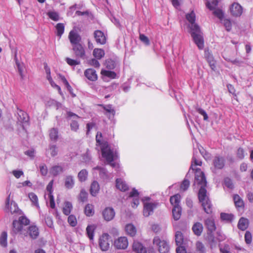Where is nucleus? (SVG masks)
<instances>
[{
    "label": "nucleus",
    "instance_id": "obj_1",
    "mask_svg": "<svg viewBox=\"0 0 253 253\" xmlns=\"http://www.w3.org/2000/svg\"><path fill=\"white\" fill-rule=\"evenodd\" d=\"M29 223V219L25 216H20L18 220H13L11 234L13 236L17 234L25 237L29 235L31 238L36 239L39 235V229L36 226L32 225L29 226L27 230V226Z\"/></svg>",
    "mask_w": 253,
    "mask_h": 253
},
{
    "label": "nucleus",
    "instance_id": "obj_2",
    "mask_svg": "<svg viewBox=\"0 0 253 253\" xmlns=\"http://www.w3.org/2000/svg\"><path fill=\"white\" fill-rule=\"evenodd\" d=\"M102 133L97 132L96 135V142L101 145V152L102 157L105 159L106 162L109 164L112 168L118 167V165L113 161L118 157V154L116 151L111 149L107 142L101 143Z\"/></svg>",
    "mask_w": 253,
    "mask_h": 253
},
{
    "label": "nucleus",
    "instance_id": "obj_3",
    "mask_svg": "<svg viewBox=\"0 0 253 253\" xmlns=\"http://www.w3.org/2000/svg\"><path fill=\"white\" fill-rule=\"evenodd\" d=\"M205 187H200L198 193V198L205 212L207 214H211L212 211V206L207 195V190Z\"/></svg>",
    "mask_w": 253,
    "mask_h": 253
},
{
    "label": "nucleus",
    "instance_id": "obj_4",
    "mask_svg": "<svg viewBox=\"0 0 253 253\" xmlns=\"http://www.w3.org/2000/svg\"><path fill=\"white\" fill-rule=\"evenodd\" d=\"M190 33L193 41L199 49H203L204 47V41L203 34L198 25H195L190 30Z\"/></svg>",
    "mask_w": 253,
    "mask_h": 253
},
{
    "label": "nucleus",
    "instance_id": "obj_5",
    "mask_svg": "<svg viewBox=\"0 0 253 253\" xmlns=\"http://www.w3.org/2000/svg\"><path fill=\"white\" fill-rule=\"evenodd\" d=\"M153 243L158 247L160 253H168L169 250V245L165 240H161L159 237H155L153 239Z\"/></svg>",
    "mask_w": 253,
    "mask_h": 253
},
{
    "label": "nucleus",
    "instance_id": "obj_6",
    "mask_svg": "<svg viewBox=\"0 0 253 253\" xmlns=\"http://www.w3.org/2000/svg\"><path fill=\"white\" fill-rule=\"evenodd\" d=\"M159 205L157 202H144L143 205V215L145 217H148L152 215L154 212V210L157 208Z\"/></svg>",
    "mask_w": 253,
    "mask_h": 253
},
{
    "label": "nucleus",
    "instance_id": "obj_7",
    "mask_svg": "<svg viewBox=\"0 0 253 253\" xmlns=\"http://www.w3.org/2000/svg\"><path fill=\"white\" fill-rule=\"evenodd\" d=\"M110 238L109 235L107 233L103 234L100 237L99 245L100 249L102 251H106L110 248Z\"/></svg>",
    "mask_w": 253,
    "mask_h": 253
},
{
    "label": "nucleus",
    "instance_id": "obj_8",
    "mask_svg": "<svg viewBox=\"0 0 253 253\" xmlns=\"http://www.w3.org/2000/svg\"><path fill=\"white\" fill-rule=\"evenodd\" d=\"M195 183L201 186V187H206L207 185V181L205 174L200 169H196L195 176Z\"/></svg>",
    "mask_w": 253,
    "mask_h": 253
},
{
    "label": "nucleus",
    "instance_id": "obj_9",
    "mask_svg": "<svg viewBox=\"0 0 253 253\" xmlns=\"http://www.w3.org/2000/svg\"><path fill=\"white\" fill-rule=\"evenodd\" d=\"M225 158L219 155H216L213 159L212 165L214 169H221L225 166Z\"/></svg>",
    "mask_w": 253,
    "mask_h": 253
},
{
    "label": "nucleus",
    "instance_id": "obj_10",
    "mask_svg": "<svg viewBox=\"0 0 253 253\" xmlns=\"http://www.w3.org/2000/svg\"><path fill=\"white\" fill-rule=\"evenodd\" d=\"M127 239L125 237H121L115 240L114 246L115 248L118 250L126 249L128 246Z\"/></svg>",
    "mask_w": 253,
    "mask_h": 253
},
{
    "label": "nucleus",
    "instance_id": "obj_11",
    "mask_svg": "<svg viewBox=\"0 0 253 253\" xmlns=\"http://www.w3.org/2000/svg\"><path fill=\"white\" fill-rule=\"evenodd\" d=\"M102 215L106 221H109L115 217V212L112 208L107 207L103 211Z\"/></svg>",
    "mask_w": 253,
    "mask_h": 253
},
{
    "label": "nucleus",
    "instance_id": "obj_12",
    "mask_svg": "<svg viewBox=\"0 0 253 253\" xmlns=\"http://www.w3.org/2000/svg\"><path fill=\"white\" fill-rule=\"evenodd\" d=\"M96 42L98 44H104L106 42V38L103 32L100 30H96L93 33Z\"/></svg>",
    "mask_w": 253,
    "mask_h": 253
},
{
    "label": "nucleus",
    "instance_id": "obj_13",
    "mask_svg": "<svg viewBox=\"0 0 253 253\" xmlns=\"http://www.w3.org/2000/svg\"><path fill=\"white\" fill-rule=\"evenodd\" d=\"M73 50L77 57L82 59L85 58L84 49L81 44H76V45H73Z\"/></svg>",
    "mask_w": 253,
    "mask_h": 253
},
{
    "label": "nucleus",
    "instance_id": "obj_14",
    "mask_svg": "<svg viewBox=\"0 0 253 253\" xmlns=\"http://www.w3.org/2000/svg\"><path fill=\"white\" fill-rule=\"evenodd\" d=\"M69 39L73 46L76 45V44H80L81 37L77 32L72 30L69 33Z\"/></svg>",
    "mask_w": 253,
    "mask_h": 253
},
{
    "label": "nucleus",
    "instance_id": "obj_15",
    "mask_svg": "<svg viewBox=\"0 0 253 253\" xmlns=\"http://www.w3.org/2000/svg\"><path fill=\"white\" fill-rule=\"evenodd\" d=\"M230 11L232 15L236 17L240 16L243 13L242 7L238 3H234L230 7Z\"/></svg>",
    "mask_w": 253,
    "mask_h": 253
},
{
    "label": "nucleus",
    "instance_id": "obj_16",
    "mask_svg": "<svg viewBox=\"0 0 253 253\" xmlns=\"http://www.w3.org/2000/svg\"><path fill=\"white\" fill-rule=\"evenodd\" d=\"M205 225L209 232L211 233L216 229L214 220L212 217H209L205 220Z\"/></svg>",
    "mask_w": 253,
    "mask_h": 253
},
{
    "label": "nucleus",
    "instance_id": "obj_17",
    "mask_svg": "<svg viewBox=\"0 0 253 253\" xmlns=\"http://www.w3.org/2000/svg\"><path fill=\"white\" fill-rule=\"evenodd\" d=\"M84 75L89 81L94 82L98 79L96 71L93 69H87L85 70Z\"/></svg>",
    "mask_w": 253,
    "mask_h": 253
},
{
    "label": "nucleus",
    "instance_id": "obj_18",
    "mask_svg": "<svg viewBox=\"0 0 253 253\" xmlns=\"http://www.w3.org/2000/svg\"><path fill=\"white\" fill-rule=\"evenodd\" d=\"M9 201H10V195L7 198L5 204V208L8 211L10 212L11 213H14L17 211L18 208L17 205L13 202L11 203V207L9 208Z\"/></svg>",
    "mask_w": 253,
    "mask_h": 253
},
{
    "label": "nucleus",
    "instance_id": "obj_19",
    "mask_svg": "<svg viewBox=\"0 0 253 253\" xmlns=\"http://www.w3.org/2000/svg\"><path fill=\"white\" fill-rule=\"evenodd\" d=\"M132 249L136 253H147L146 248L141 243L137 241L133 242Z\"/></svg>",
    "mask_w": 253,
    "mask_h": 253
},
{
    "label": "nucleus",
    "instance_id": "obj_20",
    "mask_svg": "<svg viewBox=\"0 0 253 253\" xmlns=\"http://www.w3.org/2000/svg\"><path fill=\"white\" fill-rule=\"evenodd\" d=\"M116 186L117 189H119L121 191H126L128 189V186L121 178H117L116 180Z\"/></svg>",
    "mask_w": 253,
    "mask_h": 253
},
{
    "label": "nucleus",
    "instance_id": "obj_21",
    "mask_svg": "<svg viewBox=\"0 0 253 253\" xmlns=\"http://www.w3.org/2000/svg\"><path fill=\"white\" fill-rule=\"evenodd\" d=\"M192 229L195 235L200 236L203 231V224L199 222H197L193 224Z\"/></svg>",
    "mask_w": 253,
    "mask_h": 253
},
{
    "label": "nucleus",
    "instance_id": "obj_22",
    "mask_svg": "<svg viewBox=\"0 0 253 253\" xmlns=\"http://www.w3.org/2000/svg\"><path fill=\"white\" fill-rule=\"evenodd\" d=\"M186 18L187 21L190 23V25L189 26L190 30H192L193 27L195 25H198L195 23L196 16L193 11H191L189 13H187L186 15Z\"/></svg>",
    "mask_w": 253,
    "mask_h": 253
},
{
    "label": "nucleus",
    "instance_id": "obj_23",
    "mask_svg": "<svg viewBox=\"0 0 253 253\" xmlns=\"http://www.w3.org/2000/svg\"><path fill=\"white\" fill-rule=\"evenodd\" d=\"M100 189L99 183L96 181H93L90 186V192L92 196H96Z\"/></svg>",
    "mask_w": 253,
    "mask_h": 253
},
{
    "label": "nucleus",
    "instance_id": "obj_24",
    "mask_svg": "<svg viewBox=\"0 0 253 253\" xmlns=\"http://www.w3.org/2000/svg\"><path fill=\"white\" fill-rule=\"evenodd\" d=\"M75 184L74 177L72 175H67L65 178V186L66 188L72 189Z\"/></svg>",
    "mask_w": 253,
    "mask_h": 253
},
{
    "label": "nucleus",
    "instance_id": "obj_25",
    "mask_svg": "<svg viewBox=\"0 0 253 253\" xmlns=\"http://www.w3.org/2000/svg\"><path fill=\"white\" fill-rule=\"evenodd\" d=\"M249 226V220L245 218L241 217L238 223V227L239 229L244 231Z\"/></svg>",
    "mask_w": 253,
    "mask_h": 253
},
{
    "label": "nucleus",
    "instance_id": "obj_26",
    "mask_svg": "<svg viewBox=\"0 0 253 253\" xmlns=\"http://www.w3.org/2000/svg\"><path fill=\"white\" fill-rule=\"evenodd\" d=\"M63 169L60 166H54L49 169V172L54 176H56L63 172Z\"/></svg>",
    "mask_w": 253,
    "mask_h": 253
},
{
    "label": "nucleus",
    "instance_id": "obj_27",
    "mask_svg": "<svg viewBox=\"0 0 253 253\" xmlns=\"http://www.w3.org/2000/svg\"><path fill=\"white\" fill-rule=\"evenodd\" d=\"M172 215L173 218L175 220H178L181 216V208L180 206H176L173 207L172 209Z\"/></svg>",
    "mask_w": 253,
    "mask_h": 253
},
{
    "label": "nucleus",
    "instance_id": "obj_28",
    "mask_svg": "<svg viewBox=\"0 0 253 253\" xmlns=\"http://www.w3.org/2000/svg\"><path fill=\"white\" fill-rule=\"evenodd\" d=\"M29 198L32 203V205L36 207L38 209L40 208L38 196L33 192L29 193L28 194Z\"/></svg>",
    "mask_w": 253,
    "mask_h": 253
},
{
    "label": "nucleus",
    "instance_id": "obj_29",
    "mask_svg": "<svg viewBox=\"0 0 253 253\" xmlns=\"http://www.w3.org/2000/svg\"><path fill=\"white\" fill-rule=\"evenodd\" d=\"M18 120L21 123H27L29 120L28 115L23 111L20 110L18 112Z\"/></svg>",
    "mask_w": 253,
    "mask_h": 253
},
{
    "label": "nucleus",
    "instance_id": "obj_30",
    "mask_svg": "<svg viewBox=\"0 0 253 253\" xmlns=\"http://www.w3.org/2000/svg\"><path fill=\"white\" fill-rule=\"evenodd\" d=\"M220 218L221 220L226 222H231L234 219V215L231 213L221 212L220 213Z\"/></svg>",
    "mask_w": 253,
    "mask_h": 253
},
{
    "label": "nucleus",
    "instance_id": "obj_31",
    "mask_svg": "<svg viewBox=\"0 0 253 253\" xmlns=\"http://www.w3.org/2000/svg\"><path fill=\"white\" fill-rule=\"evenodd\" d=\"M94 170H98L99 172V175L103 179L108 178L107 170L106 169L101 167L97 166L93 168Z\"/></svg>",
    "mask_w": 253,
    "mask_h": 253
},
{
    "label": "nucleus",
    "instance_id": "obj_32",
    "mask_svg": "<svg viewBox=\"0 0 253 253\" xmlns=\"http://www.w3.org/2000/svg\"><path fill=\"white\" fill-rule=\"evenodd\" d=\"M125 229L127 234L132 237L134 236L136 234V228L135 226L131 224H127L126 226Z\"/></svg>",
    "mask_w": 253,
    "mask_h": 253
},
{
    "label": "nucleus",
    "instance_id": "obj_33",
    "mask_svg": "<svg viewBox=\"0 0 253 253\" xmlns=\"http://www.w3.org/2000/svg\"><path fill=\"white\" fill-rule=\"evenodd\" d=\"M73 208L72 205L70 202L67 201L64 203L63 208V212L64 214L68 215L70 214L71 210Z\"/></svg>",
    "mask_w": 253,
    "mask_h": 253
},
{
    "label": "nucleus",
    "instance_id": "obj_34",
    "mask_svg": "<svg viewBox=\"0 0 253 253\" xmlns=\"http://www.w3.org/2000/svg\"><path fill=\"white\" fill-rule=\"evenodd\" d=\"M197 153V152H196L195 151H194V152H193V156L192 160V164H191V166L190 167V169H192L193 170H195V169L194 168V166H201L202 164V161L196 158V153ZM195 170H196V169H195Z\"/></svg>",
    "mask_w": 253,
    "mask_h": 253
},
{
    "label": "nucleus",
    "instance_id": "obj_35",
    "mask_svg": "<svg viewBox=\"0 0 253 253\" xmlns=\"http://www.w3.org/2000/svg\"><path fill=\"white\" fill-rule=\"evenodd\" d=\"M180 196L179 194H176L170 198V202L171 204L173 206V207L176 206H180Z\"/></svg>",
    "mask_w": 253,
    "mask_h": 253
},
{
    "label": "nucleus",
    "instance_id": "obj_36",
    "mask_svg": "<svg viewBox=\"0 0 253 253\" xmlns=\"http://www.w3.org/2000/svg\"><path fill=\"white\" fill-rule=\"evenodd\" d=\"M49 137L52 141H56L58 138V131L57 128H52L49 130Z\"/></svg>",
    "mask_w": 253,
    "mask_h": 253
},
{
    "label": "nucleus",
    "instance_id": "obj_37",
    "mask_svg": "<svg viewBox=\"0 0 253 253\" xmlns=\"http://www.w3.org/2000/svg\"><path fill=\"white\" fill-rule=\"evenodd\" d=\"M93 55L97 59H100L104 56L105 52L102 49L95 48L93 51Z\"/></svg>",
    "mask_w": 253,
    "mask_h": 253
},
{
    "label": "nucleus",
    "instance_id": "obj_38",
    "mask_svg": "<svg viewBox=\"0 0 253 253\" xmlns=\"http://www.w3.org/2000/svg\"><path fill=\"white\" fill-rule=\"evenodd\" d=\"M87 175V171L85 169H83L79 172L78 177L80 181L84 182L86 180Z\"/></svg>",
    "mask_w": 253,
    "mask_h": 253
},
{
    "label": "nucleus",
    "instance_id": "obj_39",
    "mask_svg": "<svg viewBox=\"0 0 253 253\" xmlns=\"http://www.w3.org/2000/svg\"><path fill=\"white\" fill-rule=\"evenodd\" d=\"M175 240L177 246H181L183 241V237L182 233L180 231H177L175 235Z\"/></svg>",
    "mask_w": 253,
    "mask_h": 253
},
{
    "label": "nucleus",
    "instance_id": "obj_40",
    "mask_svg": "<svg viewBox=\"0 0 253 253\" xmlns=\"http://www.w3.org/2000/svg\"><path fill=\"white\" fill-rule=\"evenodd\" d=\"M94 229L95 226L94 225H90L86 227V233L90 240H92L93 238Z\"/></svg>",
    "mask_w": 253,
    "mask_h": 253
},
{
    "label": "nucleus",
    "instance_id": "obj_41",
    "mask_svg": "<svg viewBox=\"0 0 253 253\" xmlns=\"http://www.w3.org/2000/svg\"><path fill=\"white\" fill-rule=\"evenodd\" d=\"M85 214L87 216H90L94 214L93 206L90 204H87L84 208Z\"/></svg>",
    "mask_w": 253,
    "mask_h": 253
},
{
    "label": "nucleus",
    "instance_id": "obj_42",
    "mask_svg": "<svg viewBox=\"0 0 253 253\" xmlns=\"http://www.w3.org/2000/svg\"><path fill=\"white\" fill-rule=\"evenodd\" d=\"M55 28L57 31V35L60 38L64 33L65 26L64 24L60 23L57 24Z\"/></svg>",
    "mask_w": 253,
    "mask_h": 253
},
{
    "label": "nucleus",
    "instance_id": "obj_43",
    "mask_svg": "<svg viewBox=\"0 0 253 253\" xmlns=\"http://www.w3.org/2000/svg\"><path fill=\"white\" fill-rule=\"evenodd\" d=\"M7 237L6 232H2L0 237V244L1 246L5 247L7 246Z\"/></svg>",
    "mask_w": 253,
    "mask_h": 253
},
{
    "label": "nucleus",
    "instance_id": "obj_44",
    "mask_svg": "<svg viewBox=\"0 0 253 253\" xmlns=\"http://www.w3.org/2000/svg\"><path fill=\"white\" fill-rule=\"evenodd\" d=\"M235 205L236 207L241 208L244 206V203L238 195H235L233 197Z\"/></svg>",
    "mask_w": 253,
    "mask_h": 253
},
{
    "label": "nucleus",
    "instance_id": "obj_45",
    "mask_svg": "<svg viewBox=\"0 0 253 253\" xmlns=\"http://www.w3.org/2000/svg\"><path fill=\"white\" fill-rule=\"evenodd\" d=\"M196 250L199 253H206V249L204 245L200 241H198L196 244Z\"/></svg>",
    "mask_w": 253,
    "mask_h": 253
},
{
    "label": "nucleus",
    "instance_id": "obj_46",
    "mask_svg": "<svg viewBox=\"0 0 253 253\" xmlns=\"http://www.w3.org/2000/svg\"><path fill=\"white\" fill-rule=\"evenodd\" d=\"M48 150L52 157H55L58 154V148L55 144H50Z\"/></svg>",
    "mask_w": 253,
    "mask_h": 253
},
{
    "label": "nucleus",
    "instance_id": "obj_47",
    "mask_svg": "<svg viewBox=\"0 0 253 253\" xmlns=\"http://www.w3.org/2000/svg\"><path fill=\"white\" fill-rule=\"evenodd\" d=\"M48 16L52 20L57 21L59 20V16L55 11H48L47 13Z\"/></svg>",
    "mask_w": 253,
    "mask_h": 253
},
{
    "label": "nucleus",
    "instance_id": "obj_48",
    "mask_svg": "<svg viewBox=\"0 0 253 253\" xmlns=\"http://www.w3.org/2000/svg\"><path fill=\"white\" fill-rule=\"evenodd\" d=\"M101 73L105 76L109 77L111 79H115L116 77V73L114 71L104 70L102 71Z\"/></svg>",
    "mask_w": 253,
    "mask_h": 253
},
{
    "label": "nucleus",
    "instance_id": "obj_49",
    "mask_svg": "<svg viewBox=\"0 0 253 253\" xmlns=\"http://www.w3.org/2000/svg\"><path fill=\"white\" fill-rule=\"evenodd\" d=\"M245 151L244 149L241 147H239L236 152V157L240 160H243L245 156Z\"/></svg>",
    "mask_w": 253,
    "mask_h": 253
},
{
    "label": "nucleus",
    "instance_id": "obj_50",
    "mask_svg": "<svg viewBox=\"0 0 253 253\" xmlns=\"http://www.w3.org/2000/svg\"><path fill=\"white\" fill-rule=\"evenodd\" d=\"M15 58L16 59V66L18 70V72L21 77L22 79L23 78V70H24V67L23 65L21 64L20 63H19L16 59V53H15Z\"/></svg>",
    "mask_w": 253,
    "mask_h": 253
},
{
    "label": "nucleus",
    "instance_id": "obj_51",
    "mask_svg": "<svg viewBox=\"0 0 253 253\" xmlns=\"http://www.w3.org/2000/svg\"><path fill=\"white\" fill-rule=\"evenodd\" d=\"M68 222L72 227L76 226L77 221L76 216L72 214L70 215L68 218Z\"/></svg>",
    "mask_w": 253,
    "mask_h": 253
},
{
    "label": "nucleus",
    "instance_id": "obj_52",
    "mask_svg": "<svg viewBox=\"0 0 253 253\" xmlns=\"http://www.w3.org/2000/svg\"><path fill=\"white\" fill-rule=\"evenodd\" d=\"M87 193L84 189H82L79 195V200L83 202H84L87 200Z\"/></svg>",
    "mask_w": 253,
    "mask_h": 253
},
{
    "label": "nucleus",
    "instance_id": "obj_53",
    "mask_svg": "<svg viewBox=\"0 0 253 253\" xmlns=\"http://www.w3.org/2000/svg\"><path fill=\"white\" fill-rule=\"evenodd\" d=\"M39 169L41 174L42 176H46L47 174V168L45 164H42L39 166Z\"/></svg>",
    "mask_w": 253,
    "mask_h": 253
},
{
    "label": "nucleus",
    "instance_id": "obj_54",
    "mask_svg": "<svg viewBox=\"0 0 253 253\" xmlns=\"http://www.w3.org/2000/svg\"><path fill=\"white\" fill-rule=\"evenodd\" d=\"M218 2L217 0H212L211 2H207L206 6L210 10H213L217 5Z\"/></svg>",
    "mask_w": 253,
    "mask_h": 253
},
{
    "label": "nucleus",
    "instance_id": "obj_55",
    "mask_svg": "<svg viewBox=\"0 0 253 253\" xmlns=\"http://www.w3.org/2000/svg\"><path fill=\"white\" fill-rule=\"evenodd\" d=\"M213 14L219 18L220 20H222L224 17L223 11L219 9H216L213 12Z\"/></svg>",
    "mask_w": 253,
    "mask_h": 253
},
{
    "label": "nucleus",
    "instance_id": "obj_56",
    "mask_svg": "<svg viewBox=\"0 0 253 253\" xmlns=\"http://www.w3.org/2000/svg\"><path fill=\"white\" fill-rule=\"evenodd\" d=\"M221 21L224 27H225L226 30L227 31H230L232 28V25L230 21L227 19H222V20Z\"/></svg>",
    "mask_w": 253,
    "mask_h": 253
},
{
    "label": "nucleus",
    "instance_id": "obj_57",
    "mask_svg": "<svg viewBox=\"0 0 253 253\" xmlns=\"http://www.w3.org/2000/svg\"><path fill=\"white\" fill-rule=\"evenodd\" d=\"M245 241L247 244H250L252 241V235L251 232L247 231L245 234Z\"/></svg>",
    "mask_w": 253,
    "mask_h": 253
},
{
    "label": "nucleus",
    "instance_id": "obj_58",
    "mask_svg": "<svg viewBox=\"0 0 253 253\" xmlns=\"http://www.w3.org/2000/svg\"><path fill=\"white\" fill-rule=\"evenodd\" d=\"M224 183L225 186H226L227 188L231 189H232L234 188V185L233 184V182H232V180H231V179H230L229 178H228V177L225 178L224 180Z\"/></svg>",
    "mask_w": 253,
    "mask_h": 253
},
{
    "label": "nucleus",
    "instance_id": "obj_59",
    "mask_svg": "<svg viewBox=\"0 0 253 253\" xmlns=\"http://www.w3.org/2000/svg\"><path fill=\"white\" fill-rule=\"evenodd\" d=\"M70 127L72 130L77 131L79 127V125L77 121H72L70 123Z\"/></svg>",
    "mask_w": 253,
    "mask_h": 253
},
{
    "label": "nucleus",
    "instance_id": "obj_60",
    "mask_svg": "<svg viewBox=\"0 0 253 253\" xmlns=\"http://www.w3.org/2000/svg\"><path fill=\"white\" fill-rule=\"evenodd\" d=\"M66 61L70 66H75L80 64V62L77 60H74L70 58H66Z\"/></svg>",
    "mask_w": 253,
    "mask_h": 253
},
{
    "label": "nucleus",
    "instance_id": "obj_61",
    "mask_svg": "<svg viewBox=\"0 0 253 253\" xmlns=\"http://www.w3.org/2000/svg\"><path fill=\"white\" fill-rule=\"evenodd\" d=\"M196 111L201 115H202L204 117V120L205 121H207L208 120L209 117L205 110L199 107H197L196 108Z\"/></svg>",
    "mask_w": 253,
    "mask_h": 253
},
{
    "label": "nucleus",
    "instance_id": "obj_62",
    "mask_svg": "<svg viewBox=\"0 0 253 253\" xmlns=\"http://www.w3.org/2000/svg\"><path fill=\"white\" fill-rule=\"evenodd\" d=\"M104 109L107 113L111 114L113 115V116L115 115V111L114 110V109L112 108L111 105H106L104 107Z\"/></svg>",
    "mask_w": 253,
    "mask_h": 253
},
{
    "label": "nucleus",
    "instance_id": "obj_63",
    "mask_svg": "<svg viewBox=\"0 0 253 253\" xmlns=\"http://www.w3.org/2000/svg\"><path fill=\"white\" fill-rule=\"evenodd\" d=\"M190 182L187 179H184L182 184H181L180 188L184 191L186 190L189 186Z\"/></svg>",
    "mask_w": 253,
    "mask_h": 253
},
{
    "label": "nucleus",
    "instance_id": "obj_64",
    "mask_svg": "<svg viewBox=\"0 0 253 253\" xmlns=\"http://www.w3.org/2000/svg\"><path fill=\"white\" fill-rule=\"evenodd\" d=\"M140 40L141 42L144 43L146 45L150 44V42L148 38L143 34H140L139 36Z\"/></svg>",
    "mask_w": 253,
    "mask_h": 253
}]
</instances>
